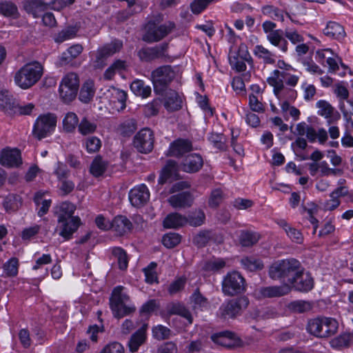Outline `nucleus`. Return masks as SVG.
I'll list each match as a JSON object with an SVG mask.
<instances>
[{"label": "nucleus", "mask_w": 353, "mask_h": 353, "mask_svg": "<svg viewBox=\"0 0 353 353\" xmlns=\"http://www.w3.org/2000/svg\"><path fill=\"white\" fill-rule=\"evenodd\" d=\"M75 210V205L70 202H62L54 208L56 231L65 240L70 239L81 224V219L74 215Z\"/></svg>", "instance_id": "nucleus-1"}, {"label": "nucleus", "mask_w": 353, "mask_h": 353, "mask_svg": "<svg viewBox=\"0 0 353 353\" xmlns=\"http://www.w3.org/2000/svg\"><path fill=\"white\" fill-rule=\"evenodd\" d=\"M110 305L114 316L118 319L130 315L136 311V306L132 302L125 289L120 285L114 288Z\"/></svg>", "instance_id": "nucleus-2"}, {"label": "nucleus", "mask_w": 353, "mask_h": 353, "mask_svg": "<svg viewBox=\"0 0 353 353\" xmlns=\"http://www.w3.org/2000/svg\"><path fill=\"white\" fill-rule=\"evenodd\" d=\"M43 72V66L39 62L28 63L16 72L15 83L22 89H28L39 81Z\"/></svg>", "instance_id": "nucleus-3"}, {"label": "nucleus", "mask_w": 353, "mask_h": 353, "mask_svg": "<svg viewBox=\"0 0 353 353\" xmlns=\"http://www.w3.org/2000/svg\"><path fill=\"white\" fill-rule=\"evenodd\" d=\"M300 263L294 259L281 260L274 263L270 268L269 274L273 279H283L288 283L294 280L299 272Z\"/></svg>", "instance_id": "nucleus-4"}, {"label": "nucleus", "mask_w": 353, "mask_h": 353, "mask_svg": "<svg viewBox=\"0 0 353 353\" xmlns=\"http://www.w3.org/2000/svg\"><path fill=\"white\" fill-rule=\"evenodd\" d=\"M57 117L52 113L40 115L34 122L32 134L41 140L50 135L57 125Z\"/></svg>", "instance_id": "nucleus-5"}, {"label": "nucleus", "mask_w": 353, "mask_h": 353, "mask_svg": "<svg viewBox=\"0 0 353 353\" xmlns=\"http://www.w3.org/2000/svg\"><path fill=\"white\" fill-rule=\"evenodd\" d=\"M276 26L274 23L270 21L263 22L262 25L263 30L266 34L267 40L282 52H286L288 43L283 37V31L281 29L275 30Z\"/></svg>", "instance_id": "nucleus-6"}, {"label": "nucleus", "mask_w": 353, "mask_h": 353, "mask_svg": "<svg viewBox=\"0 0 353 353\" xmlns=\"http://www.w3.org/2000/svg\"><path fill=\"white\" fill-rule=\"evenodd\" d=\"M245 290V280L237 272L227 274L222 281L223 292L229 296L241 293Z\"/></svg>", "instance_id": "nucleus-7"}, {"label": "nucleus", "mask_w": 353, "mask_h": 353, "mask_svg": "<svg viewBox=\"0 0 353 353\" xmlns=\"http://www.w3.org/2000/svg\"><path fill=\"white\" fill-rule=\"evenodd\" d=\"M249 300L245 296H241L223 303L220 307L221 315L225 318H232L238 315L242 310L247 308Z\"/></svg>", "instance_id": "nucleus-8"}, {"label": "nucleus", "mask_w": 353, "mask_h": 353, "mask_svg": "<svg viewBox=\"0 0 353 353\" xmlns=\"http://www.w3.org/2000/svg\"><path fill=\"white\" fill-rule=\"evenodd\" d=\"M172 28V26L159 25L149 21L145 26L146 32L143 39L148 42H155L165 37Z\"/></svg>", "instance_id": "nucleus-9"}, {"label": "nucleus", "mask_w": 353, "mask_h": 353, "mask_svg": "<svg viewBox=\"0 0 353 353\" xmlns=\"http://www.w3.org/2000/svg\"><path fill=\"white\" fill-rule=\"evenodd\" d=\"M134 145L140 152H150L154 145L153 132L148 128L141 130L134 137Z\"/></svg>", "instance_id": "nucleus-10"}, {"label": "nucleus", "mask_w": 353, "mask_h": 353, "mask_svg": "<svg viewBox=\"0 0 353 353\" xmlns=\"http://www.w3.org/2000/svg\"><path fill=\"white\" fill-rule=\"evenodd\" d=\"M123 46V43L119 40H114L98 49L96 52L94 66L101 68L104 65L105 60L119 52Z\"/></svg>", "instance_id": "nucleus-11"}, {"label": "nucleus", "mask_w": 353, "mask_h": 353, "mask_svg": "<svg viewBox=\"0 0 353 353\" xmlns=\"http://www.w3.org/2000/svg\"><path fill=\"white\" fill-rule=\"evenodd\" d=\"M123 46V43L119 40H114L98 49L96 52L94 66L101 68L104 65L105 60L119 52Z\"/></svg>", "instance_id": "nucleus-12"}, {"label": "nucleus", "mask_w": 353, "mask_h": 353, "mask_svg": "<svg viewBox=\"0 0 353 353\" xmlns=\"http://www.w3.org/2000/svg\"><path fill=\"white\" fill-rule=\"evenodd\" d=\"M310 174L312 176H336L341 174V170L330 168L325 161L313 162L308 165Z\"/></svg>", "instance_id": "nucleus-13"}, {"label": "nucleus", "mask_w": 353, "mask_h": 353, "mask_svg": "<svg viewBox=\"0 0 353 353\" xmlns=\"http://www.w3.org/2000/svg\"><path fill=\"white\" fill-rule=\"evenodd\" d=\"M152 80L154 88L165 86L174 77V72L170 66L159 67L152 72Z\"/></svg>", "instance_id": "nucleus-14"}, {"label": "nucleus", "mask_w": 353, "mask_h": 353, "mask_svg": "<svg viewBox=\"0 0 353 353\" xmlns=\"http://www.w3.org/2000/svg\"><path fill=\"white\" fill-rule=\"evenodd\" d=\"M286 285H289L290 289L293 288L298 291L307 292L313 288V279L309 273L303 272L300 268L299 272L294 276V280Z\"/></svg>", "instance_id": "nucleus-15"}, {"label": "nucleus", "mask_w": 353, "mask_h": 353, "mask_svg": "<svg viewBox=\"0 0 353 353\" xmlns=\"http://www.w3.org/2000/svg\"><path fill=\"white\" fill-rule=\"evenodd\" d=\"M149 190L144 184L134 187L129 192V200L131 204L135 207L143 205L149 200Z\"/></svg>", "instance_id": "nucleus-16"}, {"label": "nucleus", "mask_w": 353, "mask_h": 353, "mask_svg": "<svg viewBox=\"0 0 353 353\" xmlns=\"http://www.w3.org/2000/svg\"><path fill=\"white\" fill-rule=\"evenodd\" d=\"M0 163L6 167H18L22 163L21 152L17 149H4L0 155Z\"/></svg>", "instance_id": "nucleus-17"}, {"label": "nucleus", "mask_w": 353, "mask_h": 353, "mask_svg": "<svg viewBox=\"0 0 353 353\" xmlns=\"http://www.w3.org/2000/svg\"><path fill=\"white\" fill-rule=\"evenodd\" d=\"M106 99H108L111 103L114 105L117 110H123L125 107V101L127 99V94L125 91L110 87L104 93Z\"/></svg>", "instance_id": "nucleus-18"}, {"label": "nucleus", "mask_w": 353, "mask_h": 353, "mask_svg": "<svg viewBox=\"0 0 353 353\" xmlns=\"http://www.w3.org/2000/svg\"><path fill=\"white\" fill-rule=\"evenodd\" d=\"M290 291V285L285 284L281 286L261 288L256 291V294L258 298H274L287 294Z\"/></svg>", "instance_id": "nucleus-19"}, {"label": "nucleus", "mask_w": 353, "mask_h": 353, "mask_svg": "<svg viewBox=\"0 0 353 353\" xmlns=\"http://www.w3.org/2000/svg\"><path fill=\"white\" fill-rule=\"evenodd\" d=\"M203 161L201 155L191 154L187 156L181 165L183 171L188 173L198 172L203 166Z\"/></svg>", "instance_id": "nucleus-20"}, {"label": "nucleus", "mask_w": 353, "mask_h": 353, "mask_svg": "<svg viewBox=\"0 0 353 353\" xmlns=\"http://www.w3.org/2000/svg\"><path fill=\"white\" fill-rule=\"evenodd\" d=\"M316 107L318 108V114L327 119L328 124H330L333 121L339 120L340 118L338 112H336V114L334 115V108L325 100L317 101Z\"/></svg>", "instance_id": "nucleus-21"}, {"label": "nucleus", "mask_w": 353, "mask_h": 353, "mask_svg": "<svg viewBox=\"0 0 353 353\" xmlns=\"http://www.w3.org/2000/svg\"><path fill=\"white\" fill-rule=\"evenodd\" d=\"M167 48L168 44L163 43L154 48L143 49L139 51V54L140 58L142 59L151 60L167 56Z\"/></svg>", "instance_id": "nucleus-22"}, {"label": "nucleus", "mask_w": 353, "mask_h": 353, "mask_svg": "<svg viewBox=\"0 0 353 353\" xmlns=\"http://www.w3.org/2000/svg\"><path fill=\"white\" fill-rule=\"evenodd\" d=\"M192 148V143L187 139H177L170 144L169 154L173 157H180L190 151Z\"/></svg>", "instance_id": "nucleus-23"}, {"label": "nucleus", "mask_w": 353, "mask_h": 353, "mask_svg": "<svg viewBox=\"0 0 353 353\" xmlns=\"http://www.w3.org/2000/svg\"><path fill=\"white\" fill-rule=\"evenodd\" d=\"M132 224L131 221L124 216H116L110 225V228L115 231L119 235H123L132 229Z\"/></svg>", "instance_id": "nucleus-24"}, {"label": "nucleus", "mask_w": 353, "mask_h": 353, "mask_svg": "<svg viewBox=\"0 0 353 353\" xmlns=\"http://www.w3.org/2000/svg\"><path fill=\"white\" fill-rule=\"evenodd\" d=\"M179 178V170L176 163L173 161H168L162 170L159 181L163 183L168 181H172Z\"/></svg>", "instance_id": "nucleus-25"}, {"label": "nucleus", "mask_w": 353, "mask_h": 353, "mask_svg": "<svg viewBox=\"0 0 353 353\" xmlns=\"http://www.w3.org/2000/svg\"><path fill=\"white\" fill-rule=\"evenodd\" d=\"M168 202L173 208H185L191 205L192 196L188 192H182L171 196Z\"/></svg>", "instance_id": "nucleus-26"}, {"label": "nucleus", "mask_w": 353, "mask_h": 353, "mask_svg": "<svg viewBox=\"0 0 353 353\" xmlns=\"http://www.w3.org/2000/svg\"><path fill=\"white\" fill-rule=\"evenodd\" d=\"M323 34L330 38L337 40L343 39L345 36V32L343 27L337 22L330 21L323 29Z\"/></svg>", "instance_id": "nucleus-27"}, {"label": "nucleus", "mask_w": 353, "mask_h": 353, "mask_svg": "<svg viewBox=\"0 0 353 353\" xmlns=\"http://www.w3.org/2000/svg\"><path fill=\"white\" fill-rule=\"evenodd\" d=\"M286 78V72L274 70L267 79L268 84L273 87L274 93L279 90L284 85V81Z\"/></svg>", "instance_id": "nucleus-28"}, {"label": "nucleus", "mask_w": 353, "mask_h": 353, "mask_svg": "<svg viewBox=\"0 0 353 353\" xmlns=\"http://www.w3.org/2000/svg\"><path fill=\"white\" fill-rule=\"evenodd\" d=\"M131 91L137 97L148 98L151 94V87L142 80L136 79L130 85Z\"/></svg>", "instance_id": "nucleus-29"}, {"label": "nucleus", "mask_w": 353, "mask_h": 353, "mask_svg": "<svg viewBox=\"0 0 353 353\" xmlns=\"http://www.w3.org/2000/svg\"><path fill=\"white\" fill-rule=\"evenodd\" d=\"M83 48L80 44H75L70 46L66 51L62 53L60 57V63L61 65L70 63L83 52Z\"/></svg>", "instance_id": "nucleus-30"}, {"label": "nucleus", "mask_w": 353, "mask_h": 353, "mask_svg": "<svg viewBox=\"0 0 353 353\" xmlns=\"http://www.w3.org/2000/svg\"><path fill=\"white\" fill-rule=\"evenodd\" d=\"M146 325L143 326L141 329L137 330L130 338L128 342L129 349L132 352H135L138 350L140 345H141L146 339L145 335Z\"/></svg>", "instance_id": "nucleus-31"}, {"label": "nucleus", "mask_w": 353, "mask_h": 353, "mask_svg": "<svg viewBox=\"0 0 353 353\" xmlns=\"http://www.w3.org/2000/svg\"><path fill=\"white\" fill-rule=\"evenodd\" d=\"M188 223L187 218L178 213L168 214L163 221V226L167 228H176Z\"/></svg>", "instance_id": "nucleus-32"}, {"label": "nucleus", "mask_w": 353, "mask_h": 353, "mask_svg": "<svg viewBox=\"0 0 353 353\" xmlns=\"http://www.w3.org/2000/svg\"><path fill=\"white\" fill-rule=\"evenodd\" d=\"M181 98L178 93L171 90L166 95L164 105L168 110L175 111L181 108Z\"/></svg>", "instance_id": "nucleus-33"}, {"label": "nucleus", "mask_w": 353, "mask_h": 353, "mask_svg": "<svg viewBox=\"0 0 353 353\" xmlns=\"http://www.w3.org/2000/svg\"><path fill=\"white\" fill-rule=\"evenodd\" d=\"M108 168V162L102 159L100 156H97L92 161L90 172L95 177L102 176L106 171Z\"/></svg>", "instance_id": "nucleus-34"}, {"label": "nucleus", "mask_w": 353, "mask_h": 353, "mask_svg": "<svg viewBox=\"0 0 353 353\" xmlns=\"http://www.w3.org/2000/svg\"><path fill=\"white\" fill-rule=\"evenodd\" d=\"M277 223L285 230L288 237L292 241L296 243H301L303 242V236L300 231L292 228L285 220H279L277 221Z\"/></svg>", "instance_id": "nucleus-35"}, {"label": "nucleus", "mask_w": 353, "mask_h": 353, "mask_svg": "<svg viewBox=\"0 0 353 353\" xmlns=\"http://www.w3.org/2000/svg\"><path fill=\"white\" fill-rule=\"evenodd\" d=\"M253 53L256 57L262 59L265 63L272 64L275 62L274 54L262 45H256Z\"/></svg>", "instance_id": "nucleus-36"}, {"label": "nucleus", "mask_w": 353, "mask_h": 353, "mask_svg": "<svg viewBox=\"0 0 353 353\" xmlns=\"http://www.w3.org/2000/svg\"><path fill=\"white\" fill-rule=\"evenodd\" d=\"M95 93L94 83L92 80H87L82 85L79 93V99L84 103H88Z\"/></svg>", "instance_id": "nucleus-37"}, {"label": "nucleus", "mask_w": 353, "mask_h": 353, "mask_svg": "<svg viewBox=\"0 0 353 353\" xmlns=\"http://www.w3.org/2000/svg\"><path fill=\"white\" fill-rule=\"evenodd\" d=\"M321 338L334 334L338 330V322L333 318L323 317Z\"/></svg>", "instance_id": "nucleus-38"}, {"label": "nucleus", "mask_w": 353, "mask_h": 353, "mask_svg": "<svg viewBox=\"0 0 353 353\" xmlns=\"http://www.w3.org/2000/svg\"><path fill=\"white\" fill-rule=\"evenodd\" d=\"M48 8V4L41 0H30L25 5L27 12L32 14L34 18L38 17L40 12L47 10Z\"/></svg>", "instance_id": "nucleus-39"}, {"label": "nucleus", "mask_w": 353, "mask_h": 353, "mask_svg": "<svg viewBox=\"0 0 353 353\" xmlns=\"http://www.w3.org/2000/svg\"><path fill=\"white\" fill-rule=\"evenodd\" d=\"M19 267V259L16 257H12L3 263V274L7 277H15L18 274Z\"/></svg>", "instance_id": "nucleus-40"}, {"label": "nucleus", "mask_w": 353, "mask_h": 353, "mask_svg": "<svg viewBox=\"0 0 353 353\" xmlns=\"http://www.w3.org/2000/svg\"><path fill=\"white\" fill-rule=\"evenodd\" d=\"M79 121L77 115L72 112L65 114L63 119V128L67 132H73L78 125Z\"/></svg>", "instance_id": "nucleus-41"}, {"label": "nucleus", "mask_w": 353, "mask_h": 353, "mask_svg": "<svg viewBox=\"0 0 353 353\" xmlns=\"http://www.w3.org/2000/svg\"><path fill=\"white\" fill-rule=\"evenodd\" d=\"M46 193L47 192L39 191L35 194L34 198V201L37 205H39L40 204L41 205L40 209L38 211V215L40 217L43 216L45 214L47 213L51 205L50 199L42 200V198Z\"/></svg>", "instance_id": "nucleus-42"}, {"label": "nucleus", "mask_w": 353, "mask_h": 353, "mask_svg": "<svg viewBox=\"0 0 353 353\" xmlns=\"http://www.w3.org/2000/svg\"><path fill=\"white\" fill-rule=\"evenodd\" d=\"M281 103L283 101H292L297 96L296 91L292 88H289L285 85L279 90L274 93Z\"/></svg>", "instance_id": "nucleus-43"}, {"label": "nucleus", "mask_w": 353, "mask_h": 353, "mask_svg": "<svg viewBox=\"0 0 353 353\" xmlns=\"http://www.w3.org/2000/svg\"><path fill=\"white\" fill-rule=\"evenodd\" d=\"M234 334L230 332H224L212 336V339L216 343L222 346L231 347L233 345L232 340L234 339Z\"/></svg>", "instance_id": "nucleus-44"}, {"label": "nucleus", "mask_w": 353, "mask_h": 353, "mask_svg": "<svg viewBox=\"0 0 353 353\" xmlns=\"http://www.w3.org/2000/svg\"><path fill=\"white\" fill-rule=\"evenodd\" d=\"M190 303L194 310L205 309L208 306V299L199 290H195L190 296Z\"/></svg>", "instance_id": "nucleus-45"}, {"label": "nucleus", "mask_w": 353, "mask_h": 353, "mask_svg": "<svg viewBox=\"0 0 353 353\" xmlns=\"http://www.w3.org/2000/svg\"><path fill=\"white\" fill-rule=\"evenodd\" d=\"M59 94L60 97L65 102H70L76 97L77 90L68 87L66 83L61 80L59 85Z\"/></svg>", "instance_id": "nucleus-46"}, {"label": "nucleus", "mask_w": 353, "mask_h": 353, "mask_svg": "<svg viewBox=\"0 0 353 353\" xmlns=\"http://www.w3.org/2000/svg\"><path fill=\"white\" fill-rule=\"evenodd\" d=\"M323 317L310 319L307 325V330L311 334L321 338Z\"/></svg>", "instance_id": "nucleus-47"}, {"label": "nucleus", "mask_w": 353, "mask_h": 353, "mask_svg": "<svg viewBox=\"0 0 353 353\" xmlns=\"http://www.w3.org/2000/svg\"><path fill=\"white\" fill-rule=\"evenodd\" d=\"M79 132L83 135L94 133L97 128L95 121H90L87 118H83L79 124Z\"/></svg>", "instance_id": "nucleus-48"}, {"label": "nucleus", "mask_w": 353, "mask_h": 353, "mask_svg": "<svg viewBox=\"0 0 353 353\" xmlns=\"http://www.w3.org/2000/svg\"><path fill=\"white\" fill-rule=\"evenodd\" d=\"M241 262L245 269L251 272L259 270L263 268V263L254 257L243 258Z\"/></svg>", "instance_id": "nucleus-49"}, {"label": "nucleus", "mask_w": 353, "mask_h": 353, "mask_svg": "<svg viewBox=\"0 0 353 353\" xmlns=\"http://www.w3.org/2000/svg\"><path fill=\"white\" fill-rule=\"evenodd\" d=\"M259 239V235L256 232L242 231L240 235V243L243 246H251Z\"/></svg>", "instance_id": "nucleus-50"}, {"label": "nucleus", "mask_w": 353, "mask_h": 353, "mask_svg": "<svg viewBox=\"0 0 353 353\" xmlns=\"http://www.w3.org/2000/svg\"><path fill=\"white\" fill-rule=\"evenodd\" d=\"M331 346L334 349L347 347L351 344V337L348 334H341L330 341Z\"/></svg>", "instance_id": "nucleus-51"}, {"label": "nucleus", "mask_w": 353, "mask_h": 353, "mask_svg": "<svg viewBox=\"0 0 353 353\" xmlns=\"http://www.w3.org/2000/svg\"><path fill=\"white\" fill-rule=\"evenodd\" d=\"M171 312L184 318L188 324H191L192 323V316L191 313L184 305L181 304L174 305L171 308Z\"/></svg>", "instance_id": "nucleus-52"}, {"label": "nucleus", "mask_w": 353, "mask_h": 353, "mask_svg": "<svg viewBox=\"0 0 353 353\" xmlns=\"http://www.w3.org/2000/svg\"><path fill=\"white\" fill-rule=\"evenodd\" d=\"M112 254L117 260L119 267L121 270H125L128 267V259L125 252L120 248H114Z\"/></svg>", "instance_id": "nucleus-53"}, {"label": "nucleus", "mask_w": 353, "mask_h": 353, "mask_svg": "<svg viewBox=\"0 0 353 353\" xmlns=\"http://www.w3.org/2000/svg\"><path fill=\"white\" fill-rule=\"evenodd\" d=\"M235 56L236 54L234 52H229L228 59L231 67L238 72H243L245 70L246 65L245 61L248 60L243 59Z\"/></svg>", "instance_id": "nucleus-54"}, {"label": "nucleus", "mask_w": 353, "mask_h": 353, "mask_svg": "<svg viewBox=\"0 0 353 353\" xmlns=\"http://www.w3.org/2000/svg\"><path fill=\"white\" fill-rule=\"evenodd\" d=\"M226 265V261L223 259H212L207 261L204 269L210 272H218Z\"/></svg>", "instance_id": "nucleus-55"}, {"label": "nucleus", "mask_w": 353, "mask_h": 353, "mask_svg": "<svg viewBox=\"0 0 353 353\" xmlns=\"http://www.w3.org/2000/svg\"><path fill=\"white\" fill-rule=\"evenodd\" d=\"M350 108L347 109L345 107L344 102H341L339 108L343 113V116L344 119L346 121V123L350 126H353V101H347Z\"/></svg>", "instance_id": "nucleus-56"}, {"label": "nucleus", "mask_w": 353, "mask_h": 353, "mask_svg": "<svg viewBox=\"0 0 353 353\" xmlns=\"http://www.w3.org/2000/svg\"><path fill=\"white\" fill-rule=\"evenodd\" d=\"M21 205V202L19 196L14 195H10L5 199L3 206L6 211H15Z\"/></svg>", "instance_id": "nucleus-57"}, {"label": "nucleus", "mask_w": 353, "mask_h": 353, "mask_svg": "<svg viewBox=\"0 0 353 353\" xmlns=\"http://www.w3.org/2000/svg\"><path fill=\"white\" fill-rule=\"evenodd\" d=\"M263 12L264 14H268L274 20H278L281 21H284L285 15H286L288 17H290L288 14H284L282 10L275 8L272 6L263 7Z\"/></svg>", "instance_id": "nucleus-58"}, {"label": "nucleus", "mask_w": 353, "mask_h": 353, "mask_svg": "<svg viewBox=\"0 0 353 353\" xmlns=\"http://www.w3.org/2000/svg\"><path fill=\"white\" fill-rule=\"evenodd\" d=\"M289 307L292 311L301 313L310 310L312 305L308 301L299 300L292 302Z\"/></svg>", "instance_id": "nucleus-59"}, {"label": "nucleus", "mask_w": 353, "mask_h": 353, "mask_svg": "<svg viewBox=\"0 0 353 353\" xmlns=\"http://www.w3.org/2000/svg\"><path fill=\"white\" fill-rule=\"evenodd\" d=\"M181 241V236L176 233H168L163 236V244L168 248H172L177 245Z\"/></svg>", "instance_id": "nucleus-60"}, {"label": "nucleus", "mask_w": 353, "mask_h": 353, "mask_svg": "<svg viewBox=\"0 0 353 353\" xmlns=\"http://www.w3.org/2000/svg\"><path fill=\"white\" fill-rule=\"evenodd\" d=\"M156 267L155 263H151L147 268L143 269L145 280L147 283L152 284L157 282V276L155 272Z\"/></svg>", "instance_id": "nucleus-61"}, {"label": "nucleus", "mask_w": 353, "mask_h": 353, "mask_svg": "<svg viewBox=\"0 0 353 353\" xmlns=\"http://www.w3.org/2000/svg\"><path fill=\"white\" fill-rule=\"evenodd\" d=\"M229 52H234L235 57L243 59L249 60L251 58L248 47L245 43H241L238 47H231Z\"/></svg>", "instance_id": "nucleus-62"}, {"label": "nucleus", "mask_w": 353, "mask_h": 353, "mask_svg": "<svg viewBox=\"0 0 353 353\" xmlns=\"http://www.w3.org/2000/svg\"><path fill=\"white\" fill-rule=\"evenodd\" d=\"M85 145L89 153H93L97 152L100 149L101 143L99 138L96 137H91L86 139Z\"/></svg>", "instance_id": "nucleus-63"}, {"label": "nucleus", "mask_w": 353, "mask_h": 353, "mask_svg": "<svg viewBox=\"0 0 353 353\" xmlns=\"http://www.w3.org/2000/svg\"><path fill=\"white\" fill-rule=\"evenodd\" d=\"M223 196L221 190L215 189L212 191L208 204L211 208H216L223 201Z\"/></svg>", "instance_id": "nucleus-64"}]
</instances>
